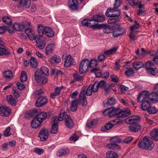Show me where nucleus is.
Masks as SVG:
<instances>
[{"mask_svg": "<svg viewBox=\"0 0 158 158\" xmlns=\"http://www.w3.org/2000/svg\"><path fill=\"white\" fill-rule=\"evenodd\" d=\"M66 60L64 62V66L65 67H68L70 65H75L76 63L74 60V59L71 58L70 55H68L67 56H65Z\"/></svg>", "mask_w": 158, "mask_h": 158, "instance_id": "obj_15", "label": "nucleus"}, {"mask_svg": "<svg viewBox=\"0 0 158 158\" xmlns=\"http://www.w3.org/2000/svg\"><path fill=\"white\" fill-rule=\"evenodd\" d=\"M150 135L155 141H158V130L155 129L151 131Z\"/></svg>", "mask_w": 158, "mask_h": 158, "instance_id": "obj_36", "label": "nucleus"}, {"mask_svg": "<svg viewBox=\"0 0 158 158\" xmlns=\"http://www.w3.org/2000/svg\"><path fill=\"white\" fill-rule=\"evenodd\" d=\"M16 85L17 88L19 90H22L25 87L24 85L21 84L19 82L17 83Z\"/></svg>", "mask_w": 158, "mask_h": 158, "instance_id": "obj_64", "label": "nucleus"}, {"mask_svg": "<svg viewBox=\"0 0 158 158\" xmlns=\"http://www.w3.org/2000/svg\"><path fill=\"white\" fill-rule=\"evenodd\" d=\"M40 36L39 35H35L34 32H32V33L29 35H28V38L31 40H36L38 37Z\"/></svg>", "mask_w": 158, "mask_h": 158, "instance_id": "obj_52", "label": "nucleus"}, {"mask_svg": "<svg viewBox=\"0 0 158 158\" xmlns=\"http://www.w3.org/2000/svg\"><path fill=\"white\" fill-rule=\"evenodd\" d=\"M100 25H101L100 28H103V32L106 33H109L112 32V27H110L109 25H106L104 24H100Z\"/></svg>", "mask_w": 158, "mask_h": 158, "instance_id": "obj_22", "label": "nucleus"}, {"mask_svg": "<svg viewBox=\"0 0 158 158\" xmlns=\"http://www.w3.org/2000/svg\"><path fill=\"white\" fill-rule=\"evenodd\" d=\"M111 89L109 85L107 84L104 87V90L106 94H108Z\"/></svg>", "mask_w": 158, "mask_h": 158, "instance_id": "obj_63", "label": "nucleus"}, {"mask_svg": "<svg viewBox=\"0 0 158 158\" xmlns=\"http://www.w3.org/2000/svg\"><path fill=\"white\" fill-rule=\"evenodd\" d=\"M93 19L96 21V22L98 23V22H102L105 20L104 15L97 14L93 17Z\"/></svg>", "mask_w": 158, "mask_h": 158, "instance_id": "obj_23", "label": "nucleus"}, {"mask_svg": "<svg viewBox=\"0 0 158 158\" xmlns=\"http://www.w3.org/2000/svg\"><path fill=\"white\" fill-rule=\"evenodd\" d=\"M107 147L110 149L116 150L120 149V146L114 143H111L107 145Z\"/></svg>", "mask_w": 158, "mask_h": 158, "instance_id": "obj_38", "label": "nucleus"}, {"mask_svg": "<svg viewBox=\"0 0 158 158\" xmlns=\"http://www.w3.org/2000/svg\"><path fill=\"white\" fill-rule=\"evenodd\" d=\"M113 127L109 122L106 123L105 125L101 128V131L102 132H106L111 129Z\"/></svg>", "mask_w": 158, "mask_h": 158, "instance_id": "obj_33", "label": "nucleus"}, {"mask_svg": "<svg viewBox=\"0 0 158 158\" xmlns=\"http://www.w3.org/2000/svg\"><path fill=\"white\" fill-rule=\"evenodd\" d=\"M131 113L129 109L127 108H125L122 110L119 109V113L118 117H125L130 115Z\"/></svg>", "mask_w": 158, "mask_h": 158, "instance_id": "obj_14", "label": "nucleus"}, {"mask_svg": "<svg viewBox=\"0 0 158 158\" xmlns=\"http://www.w3.org/2000/svg\"><path fill=\"white\" fill-rule=\"evenodd\" d=\"M2 41L1 40V58L3 57H7L10 56L11 53L8 48L5 46L4 43L2 44Z\"/></svg>", "mask_w": 158, "mask_h": 158, "instance_id": "obj_10", "label": "nucleus"}, {"mask_svg": "<svg viewBox=\"0 0 158 158\" xmlns=\"http://www.w3.org/2000/svg\"><path fill=\"white\" fill-rule=\"evenodd\" d=\"M30 64L32 68H36L37 67V62L34 57H31L30 60Z\"/></svg>", "mask_w": 158, "mask_h": 158, "instance_id": "obj_41", "label": "nucleus"}, {"mask_svg": "<svg viewBox=\"0 0 158 158\" xmlns=\"http://www.w3.org/2000/svg\"><path fill=\"white\" fill-rule=\"evenodd\" d=\"M67 153L66 151L64 149H59L57 156L59 157H61Z\"/></svg>", "mask_w": 158, "mask_h": 158, "instance_id": "obj_53", "label": "nucleus"}, {"mask_svg": "<svg viewBox=\"0 0 158 158\" xmlns=\"http://www.w3.org/2000/svg\"><path fill=\"white\" fill-rule=\"evenodd\" d=\"M6 99L8 102L12 106H15L16 104L15 100L13 97L11 95L7 96Z\"/></svg>", "mask_w": 158, "mask_h": 158, "instance_id": "obj_37", "label": "nucleus"}, {"mask_svg": "<svg viewBox=\"0 0 158 158\" xmlns=\"http://www.w3.org/2000/svg\"><path fill=\"white\" fill-rule=\"evenodd\" d=\"M92 86H93L92 85H89L87 88L85 93V94L87 96H90L91 95L92 93L93 92L91 89Z\"/></svg>", "mask_w": 158, "mask_h": 158, "instance_id": "obj_55", "label": "nucleus"}, {"mask_svg": "<svg viewBox=\"0 0 158 158\" xmlns=\"http://www.w3.org/2000/svg\"><path fill=\"white\" fill-rule=\"evenodd\" d=\"M66 114L65 111H61L60 114H59L58 117H57V121H61L63 120L65 116L66 115Z\"/></svg>", "mask_w": 158, "mask_h": 158, "instance_id": "obj_44", "label": "nucleus"}, {"mask_svg": "<svg viewBox=\"0 0 158 158\" xmlns=\"http://www.w3.org/2000/svg\"><path fill=\"white\" fill-rule=\"evenodd\" d=\"M150 106V103L148 101L144 100L141 103L140 109L143 111L147 110Z\"/></svg>", "mask_w": 158, "mask_h": 158, "instance_id": "obj_25", "label": "nucleus"}, {"mask_svg": "<svg viewBox=\"0 0 158 158\" xmlns=\"http://www.w3.org/2000/svg\"><path fill=\"white\" fill-rule=\"evenodd\" d=\"M149 100L152 102H156L158 101V94L156 92L150 94Z\"/></svg>", "mask_w": 158, "mask_h": 158, "instance_id": "obj_27", "label": "nucleus"}, {"mask_svg": "<svg viewBox=\"0 0 158 158\" xmlns=\"http://www.w3.org/2000/svg\"><path fill=\"white\" fill-rule=\"evenodd\" d=\"M61 58L60 57L56 55L53 56L50 59V62L53 63L54 62L58 63L60 62Z\"/></svg>", "mask_w": 158, "mask_h": 158, "instance_id": "obj_39", "label": "nucleus"}, {"mask_svg": "<svg viewBox=\"0 0 158 158\" xmlns=\"http://www.w3.org/2000/svg\"><path fill=\"white\" fill-rule=\"evenodd\" d=\"M35 115L36 116L35 118L42 123L46 118L47 114L45 112H42Z\"/></svg>", "mask_w": 158, "mask_h": 158, "instance_id": "obj_21", "label": "nucleus"}, {"mask_svg": "<svg viewBox=\"0 0 158 158\" xmlns=\"http://www.w3.org/2000/svg\"><path fill=\"white\" fill-rule=\"evenodd\" d=\"M133 67L137 70H138L144 67L143 64L141 62L136 61L132 63Z\"/></svg>", "mask_w": 158, "mask_h": 158, "instance_id": "obj_34", "label": "nucleus"}, {"mask_svg": "<svg viewBox=\"0 0 158 158\" xmlns=\"http://www.w3.org/2000/svg\"><path fill=\"white\" fill-rule=\"evenodd\" d=\"M89 27H91L93 29H100L101 27V25L98 24L96 22V21L94 20L93 19V18L92 19H89Z\"/></svg>", "mask_w": 158, "mask_h": 158, "instance_id": "obj_24", "label": "nucleus"}, {"mask_svg": "<svg viewBox=\"0 0 158 158\" xmlns=\"http://www.w3.org/2000/svg\"><path fill=\"white\" fill-rule=\"evenodd\" d=\"M147 111L149 114H154L157 111V110L156 108L155 107L150 106V107L148 108Z\"/></svg>", "mask_w": 158, "mask_h": 158, "instance_id": "obj_47", "label": "nucleus"}, {"mask_svg": "<svg viewBox=\"0 0 158 158\" xmlns=\"http://www.w3.org/2000/svg\"><path fill=\"white\" fill-rule=\"evenodd\" d=\"M2 74L3 76L8 80L12 79L13 77L12 72L9 70L4 71Z\"/></svg>", "mask_w": 158, "mask_h": 158, "instance_id": "obj_28", "label": "nucleus"}, {"mask_svg": "<svg viewBox=\"0 0 158 158\" xmlns=\"http://www.w3.org/2000/svg\"><path fill=\"white\" fill-rule=\"evenodd\" d=\"M121 10H119L118 12L116 14H112L110 15V14H109V13H108V11H106L105 14L108 17H118L120 15L121 13Z\"/></svg>", "mask_w": 158, "mask_h": 158, "instance_id": "obj_48", "label": "nucleus"}, {"mask_svg": "<svg viewBox=\"0 0 158 158\" xmlns=\"http://www.w3.org/2000/svg\"><path fill=\"white\" fill-rule=\"evenodd\" d=\"M89 19H85L82 20L81 23L82 25L85 26L89 27Z\"/></svg>", "mask_w": 158, "mask_h": 158, "instance_id": "obj_58", "label": "nucleus"}, {"mask_svg": "<svg viewBox=\"0 0 158 158\" xmlns=\"http://www.w3.org/2000/svg\"><path fill=\"white\" fill-rule=\"evenodd\" d=\"M37 31L40 37H42L44 34L48 37H51L54 35V33L49 27L39 24L37 27Z\"/></svg>", "mask_w": 158, "mask_h": 158, "instance_id": "obj_3", "label": "nucleus"}, {"mask_svg": "<svg viewBox=\"0 0 158 158\" xmlns=\"http://www.w3.org/2000/svg\"><path fill=\"white\" fill-rule=\"evenodd\" d=\"M10 128L9 127H8L4 132V135L5 136L7 137L10 135L11 134L10 133Z\"/></svg>", "mask_w": 158, "mask_h": 158, "instance_id": "obj_61", "label": "nucleus"}, {"mask_svg": "<svg viewBox=\"0 0 158 158\" xmlns=\"http://www.w3.org/2000/svg\"><path fill=\"white\" fill-rule=\"evenodd\" d=\"M85 92V89L82 90L80 93L78 98L77 100L78 103L83 106H85L87 104Z\"/></svg>", "mask_w": 158, "mask_h": 158, "instance_id": "obj_9", "label": "nucleus"}, {"mask_svg": "<svg viewBox=\"0 0 158 158\" xmlns=\"http://www.w3.org/2000/svg\"><path fill=\"white\" fill-rule=\"evenodd\" d=\"M144 99H147L149 100V95L150 94H149V91L147 90L143 91L140 93Z\"/></svg>", "mask_w": 158, "mask_h": 158, "instance_id": "obj_40", "label": "nucleus"}, {"mask_svg": "<svg viewBox=\"0 0 158 158\" xmlns=\"http://www.w3.org/2000/svg\"><path fill=\"white\" fill-rule=\"evenodd\" d=\"M145 67L148 73L154 76L158 73V69L155 67L154 64L151 61L146 62Z\"/></svg>", "mask_w": 158, "mask_h": 158, "instance_id": "obj_4", "label": "nucleus"}, {"mask_svg": "<svg viewBox=\"0 0 158 158\" xmlns=\"http://www.w3.org/2000/svg\"><path fill=\"white\" fill-rule=\"evenodd\" d=\"M110 141L112 143H120L121 140L119 138L114 137L110 139Z\"/></svg>", "mask_w": 158, "mask_h": 158, "instance_id": "obj_56", "label": "nucleus"}, {"mask_svg": "<svg viewBox=\"0 0 158 158\" xmlns=\"http://www.w3.org/2000/svg\"><path fill=\"white\" fill-rule=\"evenodd\" d=\"M115 99L113 98H110L108 99L106 102V104L108 106L113 105L115 102Z\"/></svg>", "mask_w": 158, "mask_h": 158, "instance_id": "obj_50", "label": "nucleus"}, {"mask_svg": "<svg viewBox=\"0 0 158 158\" xmlns=\"http://www.w3.org/2000/svg\"><path fill=\"white\" fill-rule=\"evenodd\" d=\"M48 102L47 99L45 97H41L36 101L35 105L37 107H39L43 106Z\"/></svg>", "mask_w": 158, "mask_h": 158, "instance_id": "obj_17", "label": "nucleus"}, {"mask_svg": "<svg viewBox=\"0 0 158 158\" xmlns=\"http://www.w3.org/2000/svg\"><path fill=\"white\" fill-rule=\"evenodd\" d=\"M117 49L116 47H114L111 49L105 51L103 54H101L98 56V61L99 62L103 61L106 58V56L111 55L115 53Z\"/></svg>", "mask_w": 158, "mask_h": 158, "instance_id": "obj_6", "label": "nucleus"}, {"mask_svg": "<svg viewBox=\"0 0 158 158\" xmlns=\"http://www.w3.org/2000/svg\"><path fill=\"white\" fill-rule=\"evenodd\" d=\"M118 7H115L114 6V7L113 8H108L106 10V11H108V13H109L110 12L113 13L116 11H118V10H120L119 9H118Z\"/></svg>", "mask_w": 158, "mask_h": 158, "instance_id": "obj_59", "label": "nucleus"}, {"mask_svg": "<svg viewBox=\"0 0 158 158\" xmlns=\"http://www.w3.org/2000/svg\"><path fill=\"white\" fill-rule=\"evenodd\" d=\"M20 79L22 82H25L27 80V75L25 71H23L22 72Z\"/></svg>", "mask_w": 158, "mask_h": 158, "instance_id": "obj_45", "label": "nucleus"}, {"mask_svg": "<svg viewBox=\"0 0 158 158\" xmlns=\"http://www.w3.org/2000/svg\"><path fill=\"white\" fill-rule=\"evenodd\" d=\"M133 32V31H131L129 35V37L131 40H135L137 39Z\"/></svg>", "mask_w": 158, "mask_h": 158, "instance_id": "obj_62", "label": "nucleus"}, {"mask_svg": "<svg viewBox=\"0 0 158 158\" xmlns=\"http://www.w3.org/2000/svg\"><path fill=\"white\" fill-rule=\"evenodd\" d=\"M125 74L128 77H130L133 76L134 73L133 70L132 69V68H131L130 69L126 70L125 72Z\"/></svg>", "mask_w": 158, "mask_h": 158, "instance_id": "obj_54", "label": "nucleus"}, {"mask_svg": "<svg viewBox=\"0 0 158 158\" xmlns=\"http://www.w3.org/2000/svg\"><path fill=\"white\" fill-rule=\"evenodd\" d=\"M96 122L95 121H92L90 122H88L86 124V126L88 128H90L94 126L96 124Z\"/></svg>", "mask_w": 158, "mask_h": 158, "instance_id": "obj_60", "label": "nucleus"}, {"mask_svg": "<svg viewBox=\"0 0 158 158\" xmlns=\"http://www.w3.org/2000/svg\"><path fill=\"white\" fill-rule=\"evenodd\" d=\"M89 61L86 59L83 60L81 62L79 69V72L80 74L83 73L87 71L88 68H89Z\"/></svg>", "mask_w": 158, "mask_h": 158, "instance_id": "obj_7", "label": "nucleus"}, {"mask_svg": "<svg viewBox=\"0 0 158 158\" xmlns=\"http://www.w3.org/2000/svg\"><path fill=\"white\" fill-rule=\"evenodd\" d=\"M13 27L16 31H21L24 29V26L22 23H15L13 25Z\"/></svg>", "mask_w": 158, "mask_h": 158, "instance_id": "obj_32", "label": "nucleus"}, {"mask_svg": "<svg viewBox=\"0 0 158 158\" xmlns=\"http://www.w3.org/2000/svg\"><path fill=\"white\" fill-rule=\"evenodd\" d=\"M107 158H118V155L117 153L113 151H109L106 153Z\"/></svg>", "mask_w": 158, "mask_h": 158, "instance_id": "obj_31", "label": "nucleus"}, {"mask_svg": "<svg viewBox=\"0 0 158 158\" xmlns=\"http://www.w3.org/2000/svg\"><path fill=\"white\" fill-rule=\"evenodd\" d=\"M109 123L111 125H112V126L113 127L114 125L118 123H121V120L119 119H115L114 120H111Z\"/></svg>", "mask_w": 158, "mask_h": 158, "instance_id": "obj_57", "label": "nucleus"}, {"mask_svg": "<svg viewBox=\"0 0 158 158\" xmlns=\"http://www.w3.org/2000/svg\"><path fill=\"white\" fill-rule=\"evenodd\" d=\"M95 85H97L98 87L102 88L105 86L107 84H106V82L104 80H101L100 81H96L95 82Z\"/></svg>", "mask_w": 158, "mask_h": 158, "instance_id": "obj_42", "label": "nucleus"}, {"mask_svg": "<svg viewBox=\"0 0 158 158\" xmlns=\"http://www.w3.org/2000/svg\"><path fill=\"white\" fill-rule=\"evenodd\" d=\"M141 128V125L137 123L131 124L129 127L130 131L133 133L138 132Z\"/></svg>", "mask_w": 158, "mask_h": 158, "instance_id": "obj_16", "label": "nucleus"}, {"mask_svg": "<svg viewBox=\"0 0 158 158\" xmlns=\"http://www.w3.org/2000/svg\"><path fill=\"white\" fill-rule=\"evenodd\" d=\"M3 22L8 25H10L11 24V19L8 16H4L2 18Z\"/></svg>", "mask_w": 158, "mask_h": 158, "instance_id": "obj_46", "label": "nucleus"}, {"mask_svg": "<svg viewBox=\"0 0 158 158\" xmlns=\"http://www.w3.org/2000/svg\"><path fill=\"white\" fill-rule=\"evenodd\" d=\"M139 119V117L137 115L132 116L127 118L125 120V123L128 124H132L136 123Z\"/></svg>", "mask_w": 158, "mask_h": 158, "instance_id": "obj_18", "label": "nucleus"}, {"mask_svg": "<svg viewBox=\"0 0 158 158\" xmlns=\"http://www.w3.org/2000/svg\"><path fill=\"white\" fill-rule=\"evenodd\" d=\"M48 69L45 66H42L40 69H37L34 74V78L40 85L44 84L48 82L47 78L42 75L45 76L49 75Z\"/></svg>", "mask_w": 158, "mask_h": 158, "instance_id": "obj_1", "label": "nucleus"}, {"mask_svg": "<svg viewBox=\"0 0 158 158\" xmlns=\"http://www.w3.org/2000/svg\"><path fill=\"white\" fill-rule=\"evenodd\" d=\"M69 8L72 10H76L78 8L79 4L77 0H69Z\"/></svg>", "mask_w": 158, "mask_h": 158, "instance_id": "obj_19", "label": "nucleus"}, {"mask_svg": "<svg viewBox=\"0 0 158 158\" xmlns=\"http://www.w3.org/2000/svg\"><path fill=\"white\" fill-rule=\"evenodd\" d=\"M39 137L41 141H44L47 140L48 137V130L44 128H43L39 133Z\"/></svg>", "mask_w": 158, "mask_h": 158, "instance_id": "obj_12", "label": "nucleus"}, {"mask_svg": "<svg viewBox=\"0 0 158 158\" xmlns=\"http://www.w3.org/2000/svg\"><path fill=\"white\" fill-rule=\"evenodd\" d=\"M139 147L142 149L151 150L154 148V144L152 140L146 137H144L138 143Z\"/></svg>", "mask_w": 158, "mask_h": 158, "instance_id": "obj_2", "label": "nucleus"}, {"mask_svg": "<svg viewBox=\"0 0 158 158\" xmlns=\"http://www.w3.org/2000/svg\"><path fill=\"white\" fill-rule=\"evenodd\" d=\"M40 37L39 36L35 40L36 46L40 49L42 50L45 47V43L41 40Z\"/></svg>", "mask_w": 158, "mask_h": 158, "instance_id": "obj_26", "label": "nucleus"}, {"mask_svg": "<svg viewBox=\"0 0 158 158\" xmlns=\"http://www.w3.org/2000/svg\"><path fill=\"white\" fill-rule=\"evenodd\" d=\"M19 4L21 6H25L26 8H28L30 6V0H20Z\"/></svg>", "mask_w": 158, "mask_h": 158, "instance_id": "obj_35", "label": "nucleus"}, {"mask_svg": "<svg viewBox=\"0 0 158 158\" xmlns=\"http://www.w3.org/2000/svg\"><path fill=\"white\" fill-rule=\"evenodd\" d=\"M98 64V62L96 59H93L90 61H89V68H91L97 65Z\"/></svg>", "mask_w": 158, "mask_h": 158, "instance_id": "obj_49", "label": "nucleus"}, {"mask_svg": "<svg viewBox=\"0 0 158 158\" xmlns=\"http://www.w3.org/2000/svg\"><path fill=\"white\" fill-rule=\"evenodd\" d=\"M41 123L35 118L31 122V126L32 128H37L41 125Z\"/></svg>", "mask_w": 158, "mask_h": 158, "instance_id": "obj_30", "label": "nucleus"}, {"mask_svg": "<svg viewBox=\"0 0 158 158\" xmlns=\"http://www.w3.org/2000/svg\"><path fill=\"white\" fill-rule=\"evenodd\" d=\"M77 108V102L75 100L73 101L70 106L71 110L74 112L76 110Z\"/></svg>", "mask_w": 158, "mask_h": 158, "instance_id": "obj_43", "label": "nucleus"}, {"mask_svg": "<svg viewBox=\"0 0 158 158\" xmlns=\"http://www.w3.org/2000/svg\"><path fill=\"white\" fill-rule=\"evenodd\" d=\"M10 110L8 107L6 106H1V115L2 116L7 117L10 113Z\"/></svg>", "mask_w": 158, "mask_h": 158, "instance_id": "obj_20", "label": "nucleus"}, {"mask_svg": "<svg viewBox=\"0 0 158 158\" xmlns=\"http://www.w3.org/2000/svg\"><path fill=\"white\" fill-rule=\"evenodd\" d=\"M52 127L51 133L52 134H56L58 132V124L57 117L56 116H54L52 118Z\"/></svg>", "mask_w": 158, "mask_h": 158, "instance_id": "obj_11", "label": "nucleus"}, {"mask_svg": "<svg viewBox=\"0 0 158 158\" xmlns=\"http://www.w3.org/2000/svg\"><path fill=\"white\" fill-rule=\"evenodd\" d=\"M54 48V45L53 44H48L45 48V53L47 55L51 54L53 52Z\"/></svg>", "mask_w": 158, "mask_h": 158, "instance_id": "obj_29", "label": "nucleus"}, {"mask_svg": "<svg viewBox=\"0 0 158 158\" xmlns=\"http://www.w3.org/2000/svg\"><path fill=\"white\" fill-rule=\"evenodd\" d=\"M74 80L79 81H81L83 80V77L80 76L78 74H74L73 75Z\"/></svg>", "mask_w": 158, "mask_h": 158, "instance_id": "obj_51", "label": "nucleus"}, {"mask_svg": "<svg viewBox=\"0 0 158 158\" xmlns=\"http://www.w3.org/2000/svg\"><path fill=\"white\" fill-rule=\"evenodd\" d=\"M64 121L66 126L68 128H72L74 125V123L70 116L66 114L64 118Z\"/></svg>", "mask_w": 158, "mask_h": 158, "instance_id": "obj_13", "label": "nucleus"}, {"mask_svg": "<svg viewBox=\"0 0 158 158\" xmlns=\"http://www.w3.org/2000/svg\"><path fill=\"white\" fill-rule=\"evenodd\" d=\"M112 28L113 35L114 37L122 35L125 32V29L117 24L114 25Z\"/></svg>", "mask_w": 158, "mask_h": 158, "instance_id": "obj_5", "label": "nucleus"}, {"mask_svg": "<svg viewBox=\"0 0 158 158\" xmlns=\"http://www.w3.org/2000/svg\"><path fill=\"white\" fill-rule=\"evenodd\" d=\"M119 113V109H116L113 107L106 109L103 112L104 115H108L110 117L116 115L118 117Z\"/></svg>", "mask_w": 158, "mask_h": 158, "instance_id": "obj_8", "label": "nucleus"}]
</instances>
